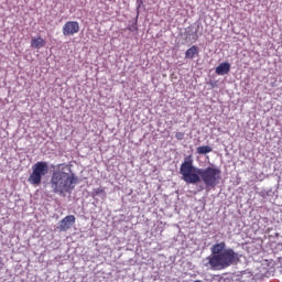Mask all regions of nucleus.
<instances>
[{"mask_svg":"<svg viewBox=\"0 0 282 282\" xmlns=\"http://www.w3.org/2000/svg\"><path fill=\"white\" fill-rule=\"evenodd\" d=\"M45 45V40L41 36L33 37L31 40V47L34 50H41Z\"/></svg>","mask_w":282,"mask_h":282,"instance_id":"6e6552de","label":"nucleus"},{"mask_svg":"<svg viewBox=\"0 0 282 282\" xmlns=\"http://www.w3.org/2000/svg\"><path fill=\"white\" fill-rule=\"evenodd\" d=\"M194 282H202L200 280H195Z\"/></svg>","mask_w":282,"mask_h":282,"instance_id":"ddd939ff","label":"nucleus"},{"mask_svg":"<svg viewBox=\"0 0 282 282\" xmlns=\"http://www.w3.org/2000/svg\"><path fill=\"white\" fill-rule=\"evenodd\" d=\"M184 132H176L175 133V138H176V140H184Z\"/></svg>","mask_w":282,"mask_h":282,"instance_id":"9b49d317","label":"nucleus"},{"mask_svg":"<svg viewBox=\"0 0 282 282\" xmlns=\"http://www.w3.org/2000/svg\"><path fill=\"white\" fill-rule=\"evenodd\" d=\"M67 169H69L67 164H58L52 173L50 185L53 193L57 195L72 193L74 191V184L78 182V178L74 174L65 172Z\"/></svg>","mask_w":282,"mask_h":282,"instance_id":"7ed1b4c3","label":"nucleus"},{"mask_svg":"<svg viewBox=\"0 0 282 282\" xmlns=\"http://www.w3.org/2000/svg\"><path fill=\"white\" fill-rule=\"evenodd\" d=\"M94 193H95V195H100V194L105 193V189L101 188V187H99V188H96V189L94 191Z\"/></svg>","mask_w":282,"mask_h":282,"instance_id":"f8f14e48","label":"nucleus"},{"mask_svg":"<svg viewBox=\"0 0 282 282\" xmlns=\"http://www.w3.org/2000/svg\"><path fill=\"white\" fill-rule=\"evenodd\" d=\"M180 174L186 184H198L204 182L207 188H215L221 180V170L214 166L198 169L193 165V159L186 158L181 164Z\"/></svg>","mask_w":282,"mask_h":282,"instance_id":"f257e3e1","label":"nucleus"},{"mask_svg":"<svg viewBox=\"0 0 282 282\" xmlns=\"http://www.w3.org/2000/svg\"><path fill=\"white\" fill-rule=\"evenodd\" d=\"M195 54H199V48L196 45L185 52V58H195Z\"/></svg>","mask_w":282,"mask_h":282,"instance_id":"1a4fd4ad","label":"nucleus"},{"mask_svg":"<svg viewBox=\"0 0 282 282\" xmlns=\"http://www.w3.org/2000/svg\"><path fill=\"white\" fill-rule=\"evenodd\" d=\"M50 165L47 162L39 161L32 166V173L30 174L28 182L32 184V186H40L41 182H43V177L48 173Z\"/></svg>","mask_w":282,"mask_h":282,"instance_id":"20e7f679","label":"nucleus"},{"mask_svg":"<svg viewBox=\"0 0 282 282\" xmlns=\"http://www.w3.org/2000/svg\"><path fill=\"white\" fill-rule=\"evenodd\" d=\"M198 155H207V153H213V148L209 145H202L196 149Z\"/></svg>","mask_w":282,"mask_h":282,"instance_id":"9d476101","label":"nucleus"},{"mask_svg":"<svg viewBox=\"0 0 282 282\" xmlns=\"http://www.w3.org/2000/svg\"><path fill=\"white\" fill-rule=\"evenodd\" d=\"M74 224H76V216L68 215L59 221V226L57 228L61 232H67V230H69Z\"/></svg>","mask_w":282,"mask_h":282,"instance_id":"423d86ee","label":"nucleus"},{"mask_svg":"<svg viewBox=\"0 0 282 282\" xmlns=\"http://www.w3.org/2000/svg\"><path fill=\"white\" fill-rule=\"evenodd\" d=\"M237 261H239V253L235 252V249L226 248V242L215 243L212 247V257L208 258L212 270H226Z\"/></svg>","mask_w":282,"mask_h":282,"instance_id":"f03ea898","label":"nucleus"},{"mask_svg":"<svg viewBox=\"0 0 282 282\" xmlns=\"http://www.w3.org/2000/svg\"><path fill=\"white\" fill-rule=\"evenodd\" d=\"M230 72V63L223 62L216 67V74L218 76H226Z\"/></svg>","mask_w":282,"mask_h":282,"instance_id":"0eeeda50","label":"nucleus"},{"mask_svg":"<svg viewBox=\"0 0 282 282\" xmlns=\"http://www.w3.org/2000/svg\"><path fill=\"white\" fill-rule=\"evenodd\" d=\"M64 36H74L80 32V24L77 21H67L62 29Z\"/></svg>","mask_w":282,"mask_h":282,"instance_id":"39448f33","label":"nucleus"}]
</instances>
